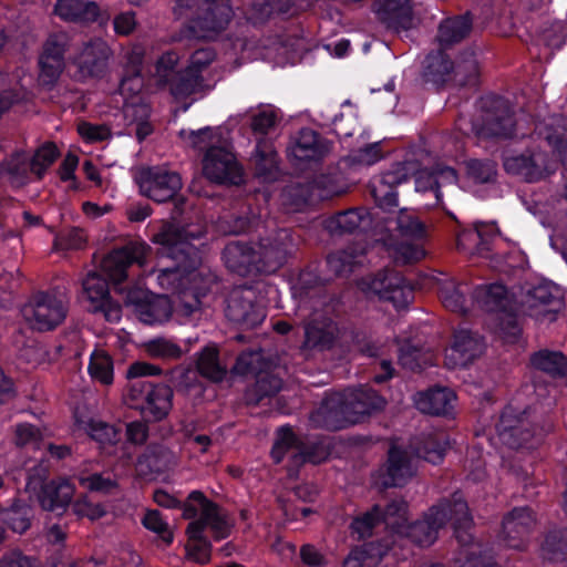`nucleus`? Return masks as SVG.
Wrapping results in <instances>:
<instances>
[{"label":"nucleus","instance_id":"37","mask_svg":"<svg viewBox=\"0 0 567 567\" xmlns=\"http://www.w3.org/2000/svg\"><path fill=\"white\" fill-rule=\"evenodd\" d=\"M386 229L396 231L399 236L415 240L425 239L429 235V226L420 217L408 208H402L395 216L386 219Z\"/></svg>","mask_w":567,"mask_h":567},{"label":"nucleus","instance_id":"24","mask_svg":"<svg viewBox=\"0 0 567 567\" xmlns=\"http://www.w3.org/2000/svg\"><path fill=\"white\" fill-rule=\"evenodd\" d=\"M413 475L410 453L400 446L391 445L386 461L379 470L381 486L384 488L402 487Z\"/></svg>","mask_w":567,"mask_h":567},{"label":"nucleus","instance_id":"43","mask_svg":"<svg viewBox=\"0 0 567 567\" xmlns=\"http://www.w3.org/2000/svg\"><path fill=\"white\" fill-rule=\"evenodd\" d=\"M30 164L29 156L23 151H17L0 163V176L14 187L28 183Z\"/></svg>","mask_w":567,"mask_h":567},{"label":"nucleus","instance_id":"19","mask_svg":"<svg viewBox=\"0 0 567 567\" xmlns=\"http://www.w3.org/2000/svg\"><path fill=\"white\" fill-rule=\"evenodd\" d=\"M147 248L143 244L130 243L123 247L111 250L101 261L102 271L109 279L117 285L127 278L128 268L144 262Z\"/></svg>","mask_w":567,"mask_h":567},{"label":"nucleus","instance_id":"36","mask_svg":"<svg viewBox=\"0 0 567 567\" xmlns=\"http://www.w3.org/2000/svg\"><path fill=\"white\" fill-rule=\"evenodd\" d=\"M254 174L264 182H272L279 173V158L272 142L260 138L251 155Z\"/></svg>","mask_w":567,"mask_h":567},{"label":"nucleus","instance_id":"33","mask_svg":"<svg viewBox=\"0 0 567 567\" xmlns=\"http://www.w3.org/2000/svg\"><path fill=\"white\" fill-rule=\"evenodd\" d=\"M202 230H189L188 227H178L175 225H165L159 233L154 235V241L162 245L167 254L175 258L176 252L181 255L188 254L189 243L193 239L202 237Z\"/></svg>","mask_w":567,"mask_h":567},{"label":"nucleus","instance_id":"52","mask_svg":"<svg viewBox=\"0 0 567 567\" xmlns=\"http://www.w3.org/2000/svg\"><path fill=\"white\" fill-rule=\"evenodd\" d=\"M528 154V159L532 163L529 183L539 182L555 173L557 159L553 152L550 153L538 145L529 147Z\"/></svg>","mask_w":567,"mask_h":567},{"label":"nucleus","instance_id":"53","mask_svg":"<svg viewBox=\"0 0 567 567\" xmlns=\"http://www.w3.org/2000/svg\"><path fill=\"white\" fill-rule=\"evenodd\" d=\"M389 549L388 545L374 548L372 543L354 548L343 560L342 567H378Z\"/></svg>","mask_w":567,"mask_h":567},{"label":"nucleus","instance_id":"44","mask_svg":"<svg viewBox=\"0 0 567 567\" xmlns=\"http://www.w3.org/2000/svg\"><path fill=\"white\" fill-rule=\"evenodd\" d=\"M451 81L457 86L475 87L480 83V65L472 50L461 54L456 62H453Z\"/></svg>","mask_w":567,"mask_h":567},{"label":"nucleus","instance_id":"11","mask_svg":"<svg viewBox=\"0 0 567 567\" xmlns=\"http://www.w3.org/2000/svg\"><path fill=\"white\" fill-rule=\"evenodd\" d=\"M227 319L244 329L258 327L266 318V308L251 287L233 289L226 300Z\"/></svg>","mask_w":567,"mask_h":567},{"label":"nucleus","instance_id":"27","mask_svg":"<svg viewBox=\"0 0 567 567\" xmlns=\"http://www.w3.org/2000/svg\"><path fill=\"white\" fill-rule=\"evenodd\" d=\"M536 525V517L529 507H515L503 518V536L511 548L520 549L524 540Z\"/></svg>","mask_w":567,"mask_h":567},{"label":"nucleus","instance_id":"12","mask_svg":"<svg viewBox=\"0 0 567 567\" xmlns=\"http://www.w3.org/2000/svg\"><path fill=\"white\" fill-rule=\"evenodd\" d=\"M362 290L377 296L380 300L391 302L396 309L405 308L414 298L412 287L403 276L393 270L384 269L372 278L362 281Z\"/></svg>","mask_w":567,"mask_h":567},{"label":"nucleus","instance_id":"35","mask_svg":"<svg viewBox=\"0 0 567 567\" xmlns=\"http://www.w3.org/2000/svg\"><path fill=\"white\" fill-rule=\"evenodd\" d=\"M473 27V17L470 11L464 14L454 16L444 19L437 29L436 41L442 49H450L454 44L463 41L471 33Z\"/></svg>","mask_w":567,"mask_h":567},{"label":"nucleus","instance_id":"6","mask_svg":"<svg viewBox=\"0 0 567 567\" xmlns=\"http://www.w3.org/2000/svg\"><path fill=\"white\" fill-rule=\"evenodd\" d=\"M68 310V300L62 293L38 291L22 307L21 313L32 329L51 331L64 321Z\"/></svg>","mask_w":567,"mask_h":567},{"label":"nucleus","instance_id":"31","mask_svg":"<svg viewBox=\"0 0 567 567\" xmlns=\"http://www.w3.org/2000/svg\"><path fill=\"white\" fill-rule=\"evenodd\" d=\"M410 447L417 457L436 464L450 447L449 435L443 431L422 433L411 441Z\"/></svg>","mask_w":567,"mask_h":567},{"label":"nucleus","instance_id":"59","mask_svg":"<svg viewBox=\"0 0 567 567\" xmlns=\"http://www.w3.org/2000/svg\"><path fill=\"white\" fill-rule=\"evenodd\" d=\"M454 565L455 567H492L494 557L488 550H483L480 545H472L460 551Z\"/></svg>","mask_w":567,"mask_h":567},{"label":"nucleus","instance_id":"50","mask_svg":"<svg viewBox=\"0 0 567 567\" xmlns=\"http://www.w3.org/2000/svg\"><path fill=\"white\" fill-rule=\"evenodd\" d=\"M471 288L466 284H456L454 280L441 285L439 295L443 306L452 312L465 315L468 311L466 295Z\"/></svg>","mask_w":567,"mask_h":567},{"label":"nucleus","instance_id":"7","mask_svg":"<svg viewBox=\"0 0 567 567\" xmlns=\"http://www.w3.org/2000/svg\"><path fill=\"white\" fill-rule=\"evenodd\" d=\"M481 121L476 125V135L482 138H512L516 130V120L508 101L497 95L481 99Z\"/></svg>","mask_w":567,"mask_h":567},{"label":"nucleus","instance_id":"13","mask_svg":"<svg viewBox=\"0 0 567 567\" xmlns=\"http://www.w3.org/2000/svg\"><path fill=\"white\" fill-rule=\"evenodd\" d=\"M189 499L199 505L200 517L188 524L186 533L198 535L203 534L206 527H209L214 538L217 540L227 538L230 535L234 524L226 511L208 499L200 491H193L189 494Z\"/></svg>","mask_w":567,"mask_h":567},{"label":"nucleus","instance_id":"41","mask_svg":"<svg viewBox=\"0 0 567 567\" xmlns=\"http://www.w3.org/2000/svg\"><path fill=\"white\" fill-rule=\"evenodd\" d=\"M282 386V381L269 372H259L254 384L245 391L244 399L247 405H259L265 399L276 395Z\"/></svg>","mask_w":567,"mask_h":567},{"label":"nucleus","instance_id":"25","mask_svg":"<svg viewBox=\"0 0 567 567\" xmlns=\"http://www.w3.org/2000/svg\"><path fill=\"white\" fill-rule=\"evenodd\" d=\"M341 394L353 424L360 422L365 415L383 410L386 403L375 390L368 385L347 389Z\"/></svg>","mask_w":567,"mask_h":567},{"label":"nucleus","instance_id":"46","mask_svg":"<svg viewBox=\"0 0 567 567\" xmlns=\"http://www.w3.org/2000/svg\"><path fill=\"white\" fill-rule=\"evenodd\" d=\"M429 185V188L434 193L435 198L439 203L442 202L444 196L443 188L446 194L452 195L458 190L457 186V173L452 167H445L440 169L436 174H426L417 179V189H425L423 182Z\"/></svg>","mask_w":567,"mask_h":567},{"label":"nucleus","instance_id":"47","mask_svg":"<svg viewBox=\"0 0 567 567\" xmlns=\"http://www.w3.org/2000/svg\"><path fill=\"white\" fill-rule=\"evenodd\" d=\"M196 369L203 378L214 383L221 382L227 374V367L220 362L216 346H207L198 353Z\"/></svg>","mask_w":567,"mask_h":567},{"label":"nucleus","instance_id":"62","mask_svg":"<svg viewBox=\"0 0 567 567\" xmlns=\"http://www.w3.org/2000/svg\"><path fill=\"white\" fill-rule=\"evenodd\" d=\"M264 358L260 350H249L241 352L231 372L239 375L256 374L262 372Z\"/></svg>","mask_w":567,"mask_h":567},{"label":"nucleus","instance_id":"30","mask_svg":"<svg viewBox=\"0 0 567 567\" xmlns=\"http://www.w3.org/2000/svg\"><path fill=\"white\" fill-rule=\"evenodd\" d=\"M455 393L449 388H432L415 396L416 409L430 415H449L454 408Z\"/></svg>","mask_w":567,"mask_h":567},{"label":"nucleus","instance_id":"28","mask_svg":"<svg viewBox=\"0 0 567 567\" xmlns=\"http://www.w3.org/2000/svg\"><path fill=\"white\" fill-rule=\"evenodd\" d=\"M178 463L177 454L163 444H151L137 458L136 471L138 475L147 477L158 475L175 467Z\"/></svg>","mask_w":567,"mask_h":567},{"label":"nucleus","instance_id":"42","mask_svg":"<svg viewBox=\"0 0 567 567\" xmlns=\"http://www.w3.org/2000/svg\"><path fill=\"white\" fill-rule=\"evenodd\" d=\"M529 361L534 369L553 379L567 378V357L560 351L543 349L534 352Z\"/></svg>","mask_w":567,"mask_h":567},{"label":"nucleus","instance_id":"9","mask_svg":"<svg viewBox=\"0 0 567 567\" xmlns=\"http://www.w3.org/2000/svg\"><path fill=\"white\" fill-rule=\"evenodd\" d=\"M473 298L481 309L486 312H495L504 316L501 321L502 330L513 338L520 333L515 310L514 296L502 284H491L476 287Z\"/></svg>","mask_w":567,"mask_h":567},{"label":"nucleus","instance_id":"21","mask_svg":"<svg viewBox=\"0 0 567 567\" xmlns=\"http://www.w3.org/2000/svg\"><path fill=\"white\" fill-rule=\"evenodd\" d=\"M83 293L89 301V311L93 313L101 312L110 321L121 319V306L110 296L109 282L96 272H91L82 282Z\"/></svg>","mask_w":567,"mask_h":567},{"label":"nucleus","instance_id":"40","mask_svg":"<svg viewBox=\"0 0 567 567\" xmlns=\"http://www.w3.org/2000/svg\"><path fill=\"white\" fill-rule=\"evenodd\" d=\"M441 47L430 52L423 62V78L426 82L443 84L451 80L453 62Z\"/></svg>","mask_w":567,"mask_h":567},{"label":"nucleus","instance_id":"58","mask_svg":"<svg viewBox=\"0 0 567 567\" xmlns=\"http://www.w3.org/2000/svg\"><path fill=\"white\" fill-rule=\"evenodd\" d=\"M467 176L478 184L494 183L497 176V165L492 159L472 158L465 162Z\"/></svg>","mask_w":567,"mask_h":567},{"label":"nucleus","instance_id":"16","mask_svg":"<svg viewBox=\"0 0 567 567\" xmlns=\"http://www.w3.org/2000/svg\"><path fill=\"white\" fill-rule=\"evenodd\" d=\"M254 247L258 260V271L269 274L284 265L292 251L295 243L291 231L282 228L260 238Z\"/></svg>","mask_w":567,"mask_h":567},{"label":"nucleus","instance_id":"64","mask_svg":"<svg viewBox=\"0 0 567 567\" xmlns=\"http://www.w3.org/2000/svg\"><path fill=\"white\" fill-rule=\"evenodd\" d=\"M186 534L188 535V544L186 545L188 557L200 565L207 564L210 560L212 550L209 540L203 534Z\"/></svg>","mask_w":567,"mask_h":567},{"label":"nucleus","instance_id":"1","mask_svg":"<svg viewBox=\"0 0 567 567\" xmlns=\"http://www.w3.org/2000/svg\"><path fill=\"white\" fill-rule=\"evenodd\" d=\"M447 522L453 524L460 544L463 546L472 544L473 537L468 529L473 525V518L461 492H455L451 497L441 499L436 505L430 507L421 519L412 524L406 523L402 535L421 547H427L437 539L439 530Z\"/></svg>","mask_w":567,"mask_h":567},{"label":"nucleus","instance_id":"5","mask_svg":"<svg viewBox=\"0 0 567 567\" xmlns=\"http://www.w3.org/2000/svg\"><path fill=\"white\" fill-rule=\"evenodd\" d=\"M295 450L292 455L296 464H320L328 460L331 453L330 439L306 437L299 439L289 427H281L278 439L271 450V456L276 463H280L285 453Z\"/></svg>","mask_w":567,"mask_h":567},{"label":"nucleus","instance_id":"2","mask_svg":"<svg viewBox=\"0 0 567 567\" xmlns=\"http://www.w3.org/2000/svg\"><path fill=\"white\" fill-rule=\"evenodd\" d=\"M553 429L551 417L537 408H527L520 411L507 405L497 423L499 440L514 450L535 447Z\"/></svg>","mask_w":567,"mask_h":567},{"label":"nucleus","instance_id":"4","mask_svg":"<svg viewBox=\"0 0 567 567\" xmlns=\"http://www.w3.org/2000/svg\"><path fill=\"white\" fill-rule=\"evenodd\" d=\"M173 390L166 384H154L146 380L128 383L125 400L131 408L140 410L147 422L165 419L172 409Z\"/></svg>","mask_w":567,"mask_h":567},{"label":"nucleus","instance_id":"49","mask_svg":"<svg viewBox=\"0 0 567 567\" xmlns=\"http://www.w3.org/2000/svg\"><path fill=\"white\" fill-rule=\"evenodd\" d=\"M378 516L381 525L401 535L408 523V503L404 499H392L385 505L380 504Z\"/></svg>","mask_w":567,"mask_h":567},{"label":"nucleus","instance_id":"18","mask_svg":"<svg viewBox=\"0 0 567 567\" xmlns=\"http://www.w3.org/2000/svg\"><path fill=\"white\" fill-rule=\"evenodd\" d=\"M111 55L112 50L104 40L95 38L85 42L74 59L76 79L85 81L102 78L107 70Z\"/></svg>","mask_w":567,"mask_h":567},{"label":"nucleus","instance_id":"34","mask_svg":"<svg viewBox=\"0 0 567 567\" xmlns=\"http://www.w3.org/2000/svg\"><path fill=\"white\" fill-rule=\"evenodd\" d=\"M371 225V215L363 208L340 212L324 220L326 229L332 235L352 234Z\"/></svg>","mask_w":567,"mask_h":567},{"label":"nucleus","instance_id":"29","mask_svg":"<svg viewBox=\"0 0 567 567\" xmlns=\"http://www.w3.org/2000/svg\"><path fill=\"white\" fill-rule=\"evenodd\" d=\"M74 493L75 487L68 480H52L38 492V501L44 511L61 515L70 506Z\"/></svg>","mask_w":567,"mask_h":567},{"label":"nucleus","instance_id":"10","mask_svg":"<svg viewBox=\"0 0 567 567\" xmlns=\"http://www.w3.org/2000/svg\"><path fill=\"white\" fill-rule=\"evenodd\" d=\"M565 292L553 281L542 280L528 286L522 295L523 311L536 319L548 318L553 321L564 308Z\"/></svg>","mask_w":567,"mask_h":567},{"label":"nucleus","instance_id":"48","mask_svg":"<svg viewBox=\"0 0 567 567\" xmlns=\"http://www.w3.org/2000/svg\"><path fill=\"white\" fill-rule=\"evenodd\" d=\"M167 84L176 100H184L208 87L202 74H197L187 68L181 70Z\"/></svg>","mask_w":567,"mask_h":567},{"label":"nucleus","instance_id":"32","mask_svg":"<svg viewBox=\"0 0 567 567\" xmlns=\"http://www.w3.org/2000/svg\"><path fill=\"white\" fill-rule=\"evenodd\" d=\"M223 257L226 266L240 276L259 272L255 247L249 244L231 241L224 248Z\"/></svg>","mask_w":567,"mask_h":567},{"label":"nucleus","instance_id":"17","mask_svg":"<svg viewBox=\"0 0 567 567\" xmlns=\"http://www.w3.org/2000/svg\"><path fill=\"white\" fill-rule=\"evenodd\" d=\"M329 152V141L311 128H301L287 147L288 157L296 166L318 164Z\"/></svg>","mask_w":567,"mask_h":567},{"label":"nucleus","instance_id":"23","mask_svg":"<svg viewBox=\"0 0 567 567\" xmlns=\"http://www.w3.org/2000/svg\"><path fill=\"white\" fill-rule=\"evenodd\" d=\"M485 342L481 336L468 330L454 333L453 344L446 349L445 365L450 369L464 368L481 357Z\"/></svg>","mask_w":567,"mask_h":567},{"label":"nucleus","instance_id":"57","mask_svg":"<svg viewBox=\"0 0 567 567\" xmlns=\"http://www.w3.org/2000/svg\"><path fill=\"white\" fill-rule=\"evenodd\" d=\"M59 155L60 152L54 143H44L35 151L31 158L29 157L30 171L38 179H42L47 169L56 161Z\"/></svg>","mask_w":567,"mask_h":567},{"label":"nucleus","instance_id":"38","mask_svg":"<svg viewBox=\"0 0 567 567\" xmlns=\"http://www.w3.org/2000/svg\"><path fill=\"white\" fill-rule=\"evenodd\" d=\"M365 251L358 245H350L327 257V266L336 277H348L361 266Z\"/></svg>","mask_w":567,"mask_h":567},{"label":"nucleus","instance_id":"8","mask_svg":"<svg viewBox=\"0 0 567 567\" xmlns=\"http://www.w3.org/2000/svg\"><path fill=\"white\" fill-rule=\"evenodd\" d=\"M320 305L323 306V309L319 310L317 306H315L313 312L305 322L302 350L318 352L329 351L334 347L339 337L337 322L328 316L330 311H334L338 301L324 296Z\"/></svg>","mask_w":567,"mask_h":567},{"label":"nucleus","instance_id":"60","mask_svg":"<svg viewBox=\"0 0 567 567\" xmlns=\"http://www.w3.org/2000/svg\"><path fill=\"white\" fill-rule=\"evenodd\" d=\"M380 504L374 505L370 511L353 519L350 525L351 533L358 535V539L371 537L381 525L378 516Z\"/></svg>","mask_w":567,"mask_h":567},{"label":"nucleus","instance_id":"56","mask_svg":"<svg viewBox=\"0 0 567 567\" xmlns=\"http://www.w3.org/2000/svg\"><path fill=\"white\" fill-rule=\"evenodd\" d=\"M398 360L402 368L413 372L421 371L431 362L430 355L425 354L422 348L412 344L410 341H404L400 346Z\"/></svg>","mask_w":567,"mask_h":567},{"label":"nucleus","instance_id":"26","mask_svg":"<svg viewBox=\"0 0 567 567\" xmlns=\"http://www.w3.org/2000/svg\"><path fill=\"white\" fill-rule=\"evenodd\" d=\"M372 9L388 29L399 32L413 27L414 13L411 0H374Z\"/></svg>","mask_w":567,"mask_h":567},{"label":"nucleus","instance_id":"55","mask_svg":"<svg viewBox=\"0 0 567 567\" xmlns=\"http://www.w3.org/2000/svg\"><path fill=\"white\" fill-rule=\"evenodd\" d=\"M113 360L104 350H95L90 358L89 373L103 385L113 383Z\"/></svg>","mask_w":567,"mask_h":567},{"label":"nucleus","instance_id":"61","mask_svg":"<svg viewBox=\"0 0 567 567\" xmlns=\"http://www.w3.org/2000/svg\"><path fill=\"white\" fill-rule=\"evenodd\" d=\"M145 351L152 358L163 360H176L183 354L181 347L165 338H156L147 341L145 344Z\"/></svg>","mask_w":567,"mask_h":567},{"label":"nucleus","instance_id":"22","mask_svg":"<svg viewBox=\"0 0 567 567\" xmlns=\"http://www.w3.org/2000/svg\"><path fill=\"white\" fill-rule=\"evenodd\" d=\"M341 393L327 395L319 408L311 412L309 421L313 427L338 431L352 423Z\"/></svg>","mask_w":567,"mask_h":567},{"label":"nucleus","instance_id":"20","mask_svg":"<svg viewBox=\"0 0 567 567\" xmlns=\"http://www.w3.org/2000/svg\"><path fill=\"white\" fill-rule=\"evenodd\" d=\"M330 184L331 178L326 175L317 176L312 181L292 183L282 192L284 203L293 210H300L311 202L328 199L337 194Z\"/></svg>","mask_w":567,"mask_h":567},{"label":"nucleus","instance_id":"3","mask_svg":"<svg viewBox=\"0 0 567 567\" xmlns=\"http://www.w3.org/2000/svg\"><path fill=\"white\" fill-rule=\"evenodd\" d=\"M134 179L143 196L158 204L173 203L172 219L183 214L186 198L179 194L183 182L178 173L163 166H146L136 172Z\"/></svg>","mask_w":567,"mask_h":567},{"label":"nucleus","instance_id":"45","mask_svg":"<svg viewBox=\"0 0 567 567\" xmlns=\"http://www.w3.org/2000/svg\"><path fill=\"white\" fill-rule=\"evenodd\" d=\"M192 280L194 284V293L188 295L187 292H184L178 306L179 310L186 316H190L195 311H198L200 308L199 298L206 296V293L217 285V277L215 275H204L203 271H198L193 275Z\"/></svg>","mask_w":567,"mask_h":567},{"label":"nucleus","instance_id":"54","mask_svg":"<svg viewBox=\"0 0 567 567\" xmlns=\"http://www.w3.org/2000/svg\"><path fill=\"white\" fill-rule=\"evenodd\" d=\"M542 555L553 561L567 559V527L550 529L545 535Z\"/></svg>","mask_w":567,"mask_h":567},{"label":"nucleus","instance_id":"63","mask_svg":"<svg viewBox=\"0 0 567 567\" xmlns=\"http://www.w3.org/2000/svg\"><path fill=\"white\" fill-rule=\"evenodd\" d=\"M254 9L262 18L270 17L274 13L293 17L298 13V8L293 0H255Z\"/></svg>","mask_w":567,"mask_h":567},{"label":"nucleus","instance_id":"39","mask_svg":"<svg viewBox=\"0 0 567 567\" xmlns=\"http://www.w3.org/2000/svg\"><path fill=\"white\" fill-rule=\"evenodd\" d=\"M54 12L65 21L94 22L100 16V7L89 0H58Z\"/></svg>","mask_w":567,"mask_h":567},{"label":"nucleus","instance_id":"51","mask_svg":"<svg viewBox=\"0 0 567 567\" xmlns=\"http://www.w3.org/2000/svg\"><path fill=\"white\" fill-rule=\"evenodd\" d=\"M32 509L21 501L0 509V522L14 533L23 534L31 526Z\"/></svg>","mask_w":567,"mask_h":567},{"label":"nucleus","instance_id":"14","mask_svg":"<svg viewBox=\"0 0 567 567\" xmlns=\"http://www.w3.org/2000/svg\"><path fill=\"white\" fill-rule=\"evenodd\" d=\"M234 17L228 0H203L192 20V31L200 38H214L226 30Z\"/></svg>","mask_w":567,"mask_h":567},{"label":"nucleus","instance_id":"15","mask_svg":"<svg viewBox=\"0 0 567 567\" xmlns=\"http://www.w3.org/2000/svg\"><path fill=\"white\" fill-rule=\"evenodd\" d=\"M203 174L210 182L220 185H239L244 176L236 156L225 146H212L205 152Z\"/></svg>","mask_w":567,"mask_h":567}]
</instances>
